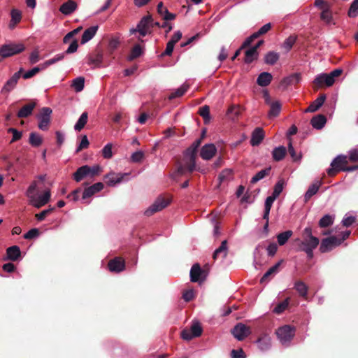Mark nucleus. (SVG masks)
I'll use <instances>...</instances> for the list:
<instances>
[{
	"label": "nucleus",
	"mask_w": 358,
	"mask_h": 358,
	"mask_svg": "<svg viewBox=\"0 0 358 358\" xmlns=\"http://www.w3.org/2000/svg\"><path fill=\"white\" fill-rule=\"evenodd\" d=\"M334 222L333 217L329 215H325L319 221V227L321 228H325L331 226Z\"/></svg>",
	"instance_id": "48"
},
{
	"label": "nucleus",
	"mask_w": 358,
	"mask_h": 358,
	"mask_svg": "<svg viewBox=\"0 0 358 358\" xmlns=\"http://www.w3.org/2000/svg\"><path fill=\"white\" fill-rule=\"evenodd\" d=\"M37 187V183L36 181L32 182V183L28 187L26 194L29 198H31L35 195V191Z\"/></svg>",
	"instance_id": "62"
},
{
	"label": "nucleus",
	"mask_w": 358,
	"mask_h": 358,
	"mask_svg": "<svg viewBox=\"0 0 358 358\" xmlns=\"http://www.w3.org/2000/svg\"><path fill=\"white\" fill-rule=\"evenodd\" d=\"M199 115L203 118L206 123L210 121V108L208 106L205 105L199 108Z\"/></svg>",
	"instance_id": "50"
},
{
	"label": "nucleus",
	"mask_w": 358,
	"mask_h": 358,
	"mask_svg": "<svg viewBox=\"0 0 358 358\" xmlns=\"http://www.w3.org/2000/svg\"><path fill=\"white\" fill-rule=\"evenodd\" d=\"M348 14L350 17H356L358 15V0H354L352 1Z\"/></svg>",
	"instance_id": "51"
},
{
	"label": "nucleus",
	"mask_w": 358,
	"mask_h": 358,
	"mask_svg": "<svg viewBox=\"0 0 358 358\" xmlns=\"http://www.w3.org/2000/svg\"><path fill=\"white\" fill-rule=\"evenodd\" d=\"M272 78L273 76L270 73L263 72L259 75L257 83L261 87H266L271 83Z\"/></svg>",
	"instance_id": "28"
},
{
	"label": "nucleus",
	"mask_w": 358,
	"mask_h": 358,
	"mask_svg": "<svg viewBox=\"0 0 358 358\" xmlns=\"http://www.w3.org/2000/svg\"><path fill=\"white\" fill-rule=\"evenodd\" d=\"M107 180L106 183L109 186H113L117 183H120L123 178V176L120 174H116L115 173H110L105 176Z\"/></svg>",
	"instance_id": "36"
},
{
	"label": "nucleus",
	"mask_w": 358,
	"mask_h": 358,
	"mask_svg": "<svg viewBox=\"0 0 358 358\" xmlns=\"http://www.w3.org/2000/svg\"><path fill=\"white\" fill-rule=\"evenodd\" d=\"M195 297L194 290L188 289L183 292L182 298L186 302L191 301Z\"/></svg>",
	"instance_id": "59"
},
{
	"label": "nucleus",
	"mask_w": 358,
	"mask_h": 358,
	"mask_svg": "<svg viewBox=\"0 0 358 358\" xmlns=\"http://www.w3.org/2000/svg\"><path fill=\"white\" fill-rule=\"evenodd\" d=\"M231 358H245L244 351L241 348L239 350H232L231 352Z\"/></svg>",
	"instance_id": "63"
},
{
	"label": "nucleus",
	"mask_w": 358,
	"mask_h": 358,
	"mask_svg": "<svg viewBox=\"0 0 358 358\" xmlns=\"http://www.w3.org/2000/svg\"><path fill=\"white\" fill-rule=\"evenodd\" d=\"M295 328L290 325H285L279 327L276 331L278 339L282 344L287 343L294 338L295 335Z\"/></svg>",
	"instance_id": "9"
},
{
	"label": "nucleus",
	"mask_w": 358,
	"mask_h": 358,
	"mask_svg": "<svg viewBox=\"0 0 358 358\" xmlns=\"http://www.w3.org/2000/svg\"><path fill=\"white\" fill-rule=\"evenodd\" d=\"M39 235V229L37 228H33L24 235V238L31 240L38 237Z\"/></svg>",
	"instance_id": "55"
},
{
	"label": "nucleus",
	"mask_w": 358,
	"mask_h": 358,
	"mask_svg": "<svg viewBox=\"0 0 358 358\" xmlns=\"http://www.w3.org/2000/svg\"><path fill=\"white\" fill-rule=\"evenodd\" d=\"M10 21L8 24V28L13 30L22 20V12L18 9H12L10 11Z\"/></svg>",
	"instance_id": "21"
},
{
	"label": "nucleus",
	"mask_w": 358,
	"mask_h": 358,
	"mask_svg": "<svg viewBox=\"0 0 358 358\" xmlns=\"http://www.w3.org/2000/svg\"><path fill=\"white\" fill-rule=\"evenodd\" d=\"M282 260L276 263L275 265L271 266L262 277L260 280L261 283L267 282L271 280L272 275H275L278 272L279 267L281 264Z\"/></svg>",
	"instance_id": "24"
},
{
	"label": "nucleus",
	"mask_w": 358,
	"mask_h": 358,
	"mask_svg": "<svg viewBox=\"0 0 358 358\" xmlns=\"http://www.w3.org/2000/svg\"><path fill=\"white\" fill-rule=\"evenodd\" d=\"M320 185L321 182L316 181L308 187L304 195L305 202H307L308 200H310V198L318 192Z\"/></svg>",
	"instance_id": "33"
},
{
	"label": "nucleus",
	"mask_w": 358,
	"mask_h": 358,
	"mask_svg": "<svg viewBox=\"0 0 358 358\" xmlns=\"http://www.w3.org/2000/svg\"><path fill=\"white\" fill-rule=\"evenodd\" d=\"M112 147L113 145L111 143H108L102 149V156L105 159H110L113 156L112 153Z\"/></svg>",
	"instance_id": "54"
},
{
	"label": "nucleus",
	"mask_w": 358,
	"mask_h": 358,
	"mask_svg": "<svg viewBox=\"0 0 358 358\" xmlns=\"http://www.w3.org/2000/svg\"><path fill=\"white\" fill-rule=\"evenodd\" d=\"M232 178V171L230 169L223 170L218 176L220 184L224 182H228Z\"/></svg>",
	"instance_id": "47"
},
{
	"label": "nucleus",
	"mask_w": 358,
	"mask_h": 358,
	"mask_svg": "<svg viewBox=\"0 0 358 358\" xmlns=\"http://www.w3.org/2000/svg\"><path fill=\"white\" fill-rule=\"evenodd\" d=\"M90 166L87 165L83 166L77 169L73 174V179L76 182L81 181L84 178L88 176Z\"/></svg>",
	"instance_id": "30"
},
{
	"label": "nucleus",
	"mask_w": 358,
	"mask_h": 358,
	"mask_svg": "<svg viewBox=\"0 0 358 358\" xmlns=\"http://www.w3.org/2000/svg\"><path fill=\"white\" fill-rule=\"evenodd\" d=\"M190 280L193 282H201L206 280V273L203 270L200 265L196 263L194 264L190 270Z\"/></svg>",
	"instance_id": "14"
},
{
	"label": "nucleus",
	"mask_w": 358,
	"mask_h": 358,
	"mask_svg": "<svg viewBox=\"0 0 358 358\" xmlns=\"http://www.w3.org/2000/svg\"><path fill=\"white\" fill-rule=\"evenodd\" d=\"M120 45V39L118 37H112L108 42V48L110 52L115 50Z\"/></svg>",
	"instance_id": "53"
},
{
	"label": "nucleus",
	"mask_w": 358,
	"mask_h": 358,
	"mask_svg": "<svg viewBox=\"0 0 358 358\" xmlns=\"http://www.w3.org/2000/svg\"><path fill=\"white\" fill-rule=\"evenodd\" d=\"M85 86V79L83 77H78L72 81L71 87L74 88L76 92H81Z\"/></svg>",
	"instance_id": "43"
},
{
	"label": "nucleus",
	"mask_w": 358,
	"mask_h": 358,
	"mask_svg": "<svg viewBox=\"0 0 358 358\" xmlns=\"http://www.w3.org/2000/svg\"><path fill=\"white\" fill-rule=\"evenodd\" d=\"M20 78V73H15L4 85L3 90L10 92L16 85L18 79Z\"/></svg>",
	"instance_id": "38"
},
{
	"label": "nucleus",
	"mask_w": 358,
	"mask_h": 358,
	"mask_svg": "<svg viewBox=\"0 0 358 358\" xmlns=\"http://www.w3.org/2000/svg\"><path fill=\"white\" fill-rule=\"evenodd\" d=\"M296 40V37L295 36H289L282 44V47L287 50L289 51L292 49L294 44L295 43Z\"/></svg>",
	"instance_id": "52"
},
{
	"label": "nucleus",
	"mask_w": 358,
	"mask_h": 358,
	"mask_svg": "<svg viewBox=\"0 0 358 358\" xmlns=\"http://www.w3.org/2000/svg\"><path fill=\"white\" fill-rule=\"evenodd\" d=\"M103 184L101 182H96L90 187L85 188L83 192V199H86L91 197L96 192H100L103 189Z\"/></svg>",
	"instance_id": "18"
},
{
	"label": "nucleus",
	"mask_w": 358,
	"mask_h": 358,
	"mask_svg": "<svg viewBox=\"0 0 358 358\" xmlns=\"http://www.w3.org/2000/svg\"><path fill=\"white\" fill-rule=\"evenodd\" d=\"M153 25L152 19L150 16L143 17L137 24L136 28L130 29V34H133L138 32L141 36L144 37L151 32Z\"/></svg>",
	"instance_id": "5"
},
{
	"label": "nucleus",
	"mask_w": 358,
	"mask_h": 358,
	"mask_svg": "<svg viewBox=\"0 0 358 358\" xmlns=\"http://www.w3.org/2000/svg\"><path fill=\"white\" fill-rule=\"evenodd\" d=\"M258 348L262 351L268 350L271 345V339L268 334H262L257 340Z\"/></svg>",
	"instance_id": "19"
},
{
	"label": "nucleus",
	"mask_w": 358,
	"mask_h": 358,
	"mask_svg": "<svg viewBox=\"0 0 358 358\" xmlns=\"http://www.w3.org/2000/svg\"><path fill=\"white\" fill-rule=\"evenodd\" d=\"M342 73L343 70L341 69H336L329 73L318 74L315 77L313 83L317 89L324 87H331L334 84L336 78L339 77Z\"/></svg>",
	"instance_id": "3"
},
{
	"label": "nucleus",
	"mask_w": 358,
	"mask_h": 358,
	"mask_svg": "<svg viewBox=\"0 0 358 358\" xmlns=\"http://www.w3.org/2000/svg\"><path fill=\"white\" fill-rule=\"evenodd\" d=\"M339 245H341V241H338V237L331 236L322 240L320 246V251L322 253H325Z\"/></svg>",
	"instance_id": "13"
},
{
	"label": "nucleus",
	"mask_w": 358,
	"mask_h": 358,
	"mask_svg": "<svg viewBox=\"0 0 358 358\" xmlns=\"http://www.w3.org/2000/svg\"><path fill=\"white\" fill-rule=\"evenodd\" d=\"M281 110V104L279 101H275L271 104L268 116L270 117H276Z\"/></svg>",
	"instance_id": "44"
},
{
	"label": "nucleus",
	"mask_w": 358,
	"mask_h": 358,
	"mask_svg": "<svg viewBox=\"0 0 358 358\" xmlns=\"http://www.w3.org/2000/svg\"><path fill=\"white\" fill-rule=\"evenodd\" d=\"M349 160L351 162H358V149H352L349 151Z\"/></svg>",
	"instance_id": "64"
},
{
	"label": "nucleus",
	"mask_w": 358,
	"mask_h": 358,
	"mask_svg": "<svg viewBox=\"0 0 358 358\" xmlns=\"http://www.w3.org/2000/svg\"><path fill=\"white\" fill-rule=\"evenodd\" d=\"M36 106L34 102L29 103L24 106L17 113L18 117L24 118L30 115Z\"/></svg>",
	"instance_id": "34"
},
{
	"label": "nucleus",
	"mask_w": 358,
	"mask_h": 358,
	"mask_svg": "<svg viewBox=\"0 0 358 358\" xmlns=\"http://www.w3.org/2000/svg\"><path fill=\"white\" fill-rule=\"evenodd\" d=\"M301 80V75L296 73L283 78L280 82V85L287 87L289 85H294L300 83Z\"/></svg>",
	"instance_id": "22"
},
{
	"label": "nucleus",
	"mask_w": 358,
	"mask_h": 358,
	"mask_svg": "<svg viewBox=\"0 0 358 358\" xmlns=\"http://www.w3.org/2000/svg\"><path fill=\"white\" fill-rule=\"evenodd\" d=\"M271 28V23H266L264 25H263L257 32H255L254 34H252L249 38H248L244 41V43L242 45V48L249 46L254 39L258 38L261 35H263V34L267 33L270 30Z\"/></svg>",
	"instance_id": "17"
},
{
	"label": "nucleus",
	"mask_w": 358,
	"mask_h": 358,
	"mask_svg": "<svg viewBox=\"0 0 358 358\" xmlns=\"http://www.w3.org/2000/svg\"><path fill=\"white\" fill-rule=\"evenodd\" d=\"M200 143L201 140H197L185 150L182 159L177 164V172L178 174L191 173L196 169L195 161Z\"/></svg>",
	"instance_id": "1"
},
{
	"label": "nucleus",
	"mask_w": 358,
	"mask_h": 358,
	"mask_svg": "<svg viewBox=\"0 0 358 358\" xmlns=\"http://www.w3.org/2000/svg\"><path fill=\"white\" fill-rule=\"evenodd\" d=\"M216 153V148L213 144L205 145L201 150L200 155L202 159L208 160L211 159Z\"/></svg>",
	"instance_id": "20"
},
{
	"label": "nucleus",
	"mask_w": 358,
	"mask_h": 358,
	"mask_svg": "<svg viewBox=\"0 0 358 358\" xmlns=\"http://www.w3.org/2000/svg\"><path fill=\"white\" fill-rule=\"evenodd\" d=\"M258 51L256 50V48L251 47L247 49L245 52V59L244 61L247 64H250L255 60H256L258 57Z\"/></svg>",
	"instance_id": "32"
},
{
	"label": "nucleus",
	"mask_w": 358,
	"mask_h": 358,
	"mask_svg": "<svg viewBox=\"0 0 358 358\" xmlns=\"http://www.w3.org/2000/svg\"><path fill=\"white\" fill-rule=\"evenodd\" d=\"M89 144H90V143H89V141H88V139L87 138V136H83V138H82L81 142L80 143L79 146L76 149V152H79L81 150H83V149L87 148L88 146H89Z\"/></svg>",
	"instance_id": "61"
},
{
	"label": "nucleus",
	"mask_w": 358,
	"mask_h": 358,
	"mask_svg": "<svg viewBox=\"0 0 358 358\" xmlns=\"http://www.w3.org/2000/svg\"><path fill=\"white\" fill-rule=\"evenodd\" d=\"M87 122V113H83L80 115V118L78 119V120L77 121V122L76 123V124L74 126L75 130L76 131H80L85 127Z\"/></svg>",
	"instance_id": "45"
},
{
	"label": "nucleus",
	"mask_w": 358,
	"mask_h": 358,
	"mask_svg": "<svg viewBox=\"0 0 358 358\" xmlns=\"http://www.w3.org/2000/svg\"><path fill=\"white\" fill-rule=\"evenodd\" d=\"M50 190L45 191L43 195L36 197V195L29 198V203L36 208H40L45 206L50 200Z\"/></svg>",
	"instance_id": "15"
},
{
	"label": "nucleus",
	"mask_w": 358,
	"mask_h": 358,
	"mask_svg": "<svg viewBox=\"0 0 358 358\" xmlns=\"http://www.w3.org/2000/svg\"><path fill=\"white\" fill-rule=\"evenodd\" d=\"M76 8L77 3L73 0H69L60 6L59 11L64 15H68L74 12Z\"/></svg>",
	"instance_id": "23"
},
{
	"label": "nucleus",
	"mask_w": 358,
	"mask_h": 358,
	"mask_svg": "<svg viewBox=\"0 0 358 358\" xmlns=\"http://www.w3.org/2000/svg\"><path fill=\"white\" fill-rule=\"evenodd\" d=\"M271 168L268 167L257 173L251 179L250 183L255 184L270 174Z\"/></svg>",
	"instance_id": "39"
},
{
	"label": "nucleus",
	"mask_w": 358,
	"mask_h": 358,
	"mask_svg": "<svg viewBox=\"0 0 358 358\" xmlns=\"http://www.w3.org/2000/svg\"><path fill=\"white\" fill-rule=\"evenodd\" d=\"M40 60V52L38 49L34 50L29 55V62L31 64L37 63Z\"/></svg>",
	"instance_id": "57"
},
{
	"label": "nucleus",
	"mask_w": 358,
	"mask_h": 358,
	"mask_svg": "<svg viewBox=\"0 0 358 358\" xmlns=\"http://www.w3.org/2000/svg\"><path fill=\"white\" fill-rule=\"evenodd\" d=\"M292 230H287L277 235L278 243L280 245H284L289 238L292 236Z\"/></svg>",
	"instance_id": "40"
},
{
	"label": "nucleus",
	"mask_w": 358,
	"mask_h": 358,
	"mask_svg": "<svg viewBox=\"0 0 358 358\" xmlns=\"http://www.w3.org/2000/svg\"><path fill=\"white\" fill-rule=\"evenodd\" d=\"M108 268L111 272L120 273L124 270L125 262L122 257H116L108 262Z\"/></svg>",
	"instance_id": "16"
},
{
	"label": "nucleus",
	"mask_w": 358,
	"mask_h": 358,
	"mask_svg": "<svg viewBox=\"0 0 358 358\" xmlns=\"http://www.w3.org/2000/svg\"><path fill=\"white\" fill-rule=\"evenodd\" d=\"M143 52L142 48L139 45H136L131 49V53L128 57V59L131 61L141 55Z\"/></svg>",
	"instance_id": "49"
},
{
	"label": "nucleus",
	"mask_w": 358,
	"mask_h": 358,
	"mask_svg": "<svg viewBox=\"0 0 358 358\" xmlns=\"http://www.w3.org/2000/svg\"><path fill=\"white\" fill-rule=\"evenodd\" d=\"M25 49L22 43H10L3 45L0 48V55L2 57H8L23 52Z\"/></svg>",
	"instance_id": "8"
},
{
	"label": "nucleus",
	"mask_w": 358,
	"mask_h": 358,
	"mask_svg": "<svg viewBox=\"0 0 358 358\" xmlns=\"http://www.w3.org/2000/svg\"><path fill=\"white\" fill-rule=\"evenodd\" d=\"M7 259L11 261H17L21 256V251L17 245H13L6 249Z\"/></svg>",
	"instance_id": "26"
},
{
	"label": "nucleus",
	"mask_w": 358,
	"mask_h": 358,
	"mask_svg": "<svg viewBox=\"0 0 358 358\" xmlns=\"http://www.w3.org/2000/svg\"><path fill=\"white\" fill-rule=\"evenodd\" d=\"M326 96L324 94L320 95L317 97L306 110V112H315L324 103Z\"/></svg>",
	"instance_id": "31"
},
{
	"label": "nucleus",
	"mask_w": 358,
	"mask_h": 358,
	"mask_svg": "<svg viewBox=\"0 0 358 358\" xmlns=\"http://www.w3.org/2000/svg\"><path fill=\"white\" fill-rule=\"evenodd\" d=\"M287 149L285 146H279L275 148L272 152V157L273 160L280 162L287 155Z\"/></svg>",
	"instance_id": "29"
},
{
	"label": "nucleus",
	"mask_w": 358,
	"mask_h": 358,
	"mask_svg": "<svg viewBox=\"0 0 358 358\" xmlns=\"http://www.w3.org/2000/svg\"><path fill=\"white\" fill-rule=\"evenodd\" d=\"M52 110L50 108L45 107L41 110L38 115V127L42 131H46L48 129L50 122V116Z\"/></svg>",
	"instance_id": "11"
},
{
	"label": "nucleus",
	"mask_w": 358,
	"mask_h": 358,
	"mask_svg": "<svg viewBox=\"0 0 358 358\" xmlns=\"http://www.w3.org/2000/svg\"><path fill=\"white\" fill-rule=\"evenodd\" d=\"M294 288L302 297H306L308 292V286L302 281L298 280L294 284Z\"/></svg>",
	"instance_id": "41"
},
{
	"label": "nucleus",
	"mask_w": 358,
	"mask_h": 358,
	"mask_svg": "<svg viewBox=\"0 0 358 358\" xmlns=\"http://www.w3.org/2000/svg\"><path fill=\"white\" fill-rule=\"evenodd\" d=\"M289 303V298H287L283 301L278 303L273 309V312L276 314H281L283 313L288 307Z\"/></svg>",
	"instance_id": "46"
},
{
	"label": "nucleus",
	"mask_w": 358,
	"mask_h": 358,
	"mask_svg": "<svg viewBox=\"0 0 358 358\" xmlns=\"http://www.w3.org/2000/svg\"><path fill=\"white\" fill-rule=\"evenodd\" d=\"M227 241L224 240L221 243L220 246L213 252V259L216 260L220 256H221L222 258H224L227 257Z\"/></svg>",
	"instance_id": "27"
},
{
	"label": "nucleus",
	"mask_w": 358,
	"mask_h": 358,
	"mask_svg": "<svg viewBox=\"0 0 358 358\" xmlns=\"http://www.w3.org/2000/svg\"><path fill=\"white\" fill-rule=\"evenodd\" d=\"M41 69V65L39 66L34 67L33 69L25 72L22 77L24 79H29L35 76L37 73H38Z\"/></svg>",
	"instance_id": "56"
},
{
	"label": "nucleus",
	"mask_w": 358,
	"mask_h": 358,
	"mask_svg": "<svg viewBox=\"0 0 358 358\" xmlns=\"http://www.w3.org/2000/svg\"><path fill=\"white\" fill-rule=\"evenodd\" d=\"M202 327L199 322H194L190 329H185L181 331V337L185 341H190L193 338L199 337L202 334Z\"/></svg>",
	"instance_id": "10"
},
{
	"label": "nucleus",
	"mask_w": 358,
	"mask_h": 358,
	"mask_svg": "<svg viewBox=\"0 0 358 358\" xmlns=\"http://www.w3.org/2000/svg\"><path fill=\"white\" fill-rule=\"evenodd\" d=\"M283 189V183L281 181H278L274 186L273 192L272 193V196L275 198H277L280 194L282 192Z\"/></svg>",
	"instance_id": "58"
},
{
	"label": "nucleus",
	"mask_w": 358,
	"mask_h": 358,
	"mask_svg": "<svg viewBox=\"0 0 358 358\" xmlns=\"http://www.w3.org/2000/svg\"><path fill=\"white\" fill-rule=\"evenodd\" d=\"M326 121V117L324 115H318L311 119L310 124L313 128L320 129L324 126Z\"/></svg>",
	"instance_id": "35"
},
{
	"label": "nucleus",
	"mask_w": 358,
	"mask_h": 358,
	"mask_svg": "<svg viewBox=\"0 0 358 358\" xmlns=\"http://www.w3.org/2000/svg\"><path fill=\"white\" fill-rule=\"evenodd\" d=\"M98 28L99 27L96 25L92 26L85 29L82 36L81 44H85L90 41L95 36Z\"/></svg>",
	"instance_id": "25"
},
{
	"label": "nucleus",
	"mask_w": 358,
	"mask_h": 358,
	"mask_svg": "<svg viewBox=\"0 0 358 358\" xmlns=\"http://www.w3.org/2000/svg\"><path fill=\"white\" fill-rule=\"evenodd\" d=\"M279 59V54L275 52H268L264 57L265 63L269 65L275 64Z\"/></svg>",
	"instance_id": "42"
},
{
	"label": "nucleus",
	"mask_w": 358,
	"mask_h": 358,
	"mask_svg": "<svg viewBox=\"0 0 358 358\" xmlns=\"http://www.w3.org/2000/svg\"><path fill=\"white\" fill-rule=\"evenodd\" d=\"M188 89L189 85L183 83L180 87L175 90L169 95V99L171 100L182 96L187 91Z\"/></svg>",
	"instance_id": "37"
},
{
	"label": "nucleus",
	"mask_w": 358,
	"mask_h": 358,
	"mask_svg": "<svg viewBox=\"0 0 358 358\" xmlns=\"http://www.w3.org/2000/svg\"><path fill=\"white\" fill-rule=\"evenodd\" d=\"M238 341H243L251 334L250 328L243 323H238L231 331Z\"/></svg>",
	"instance_id": "12"
},
{
	"label": "nucleus",
	"mask_w": 358,
	"mask_h": 358,
	"mask_svg": "<svg viewBox=\"0 0 358 358\" xmlns=\"http://www.w3.org/2000/svg\"><path fill=\"white\" fill-rule=\"evenodd\" d=\"M348 163V157L346 155H340L337 156L331 163V168L327 169V174L331 176H335L339 171H341V169H344V166Z\"/></svg>",
	"instance_id": "7"
},
{
	"label": "nucleus",
	"mask_w": 358,
	"mask_h": 358,
	"mask_svg": "<svg viewBox=\"0 0 358 358\" xmlns=\"http://www.w3.org/2000/svg\"><path fill=\"white\" fill-rule=\"evenodd\" d=\"M171 199L170 197L159 196L155 201L145 211L144 214L150 217L157 212L165 208L170 203Z\"/></svg>",
	"instance_id": "6"
},
{
	"label": "nucleus",
	"mask_w": 358,
	"mask_h": 358,
	"mask_svg": "<svg viewBox=\"0 0 358 358\" xmlns=\"http://www.w3.org/2000/svg\"><path fill=\"white\" fill-rule=\"evenodd\" d=\"M315 6L321 10L320 19L326 24H335L331 10V6L324 0H315Z\"/></svg>",
	"instance_id": "4"
},
{
	"label": "nucleus",
	"mask_w": 358,
	"mask_h": 358,
	"mask_svg": "<svg viewBox=\"0 0 358 358\" xmlns=\"http://www.w3.org/2000/svg\"><path fill=\"white\" fill-rule=\"evenodd\" d=\"M298 250L304 252L309 259L313 257V250L317 248L320 240L313 235L310 227H306L301 232V239H297Z\"/></svg>",
	"instance_id": "2"
},
{
	"label": "nucleus",
	"mask_w": 358,
	"mask_h": 358,
	"mask_svg": "<svg viewBox=\"0 0 358 358\" xmlns=\"http://www.w3.org/2000/svg\"><path fill=\"white\" fill-rule=\"evenodd\" d=\"M144 157V154L141 151H136L131 155V159L133 162H140Z\"/></svg>",
	"instance_id": "60"
}]
</instances>
